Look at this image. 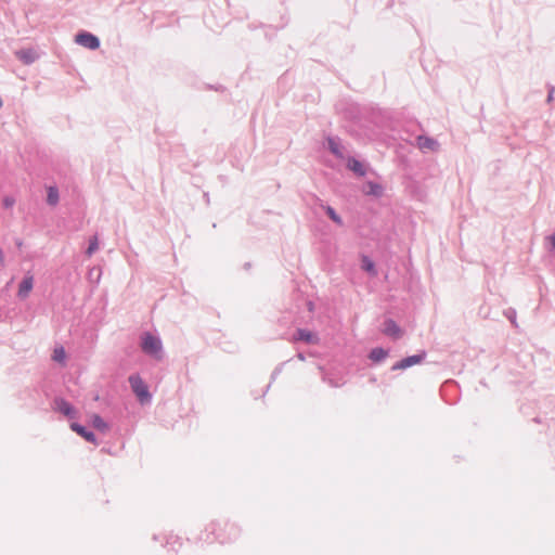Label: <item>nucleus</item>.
<instances>
[{
	"label": "nucleus",
	"mask_w": 555,
	"mask_h": 555,
	"mask_svg": "<svg viewBox=\"0 0 555 555\" xmlns=\"http://www.w3.org/2000/svg\"><path fill=\"white\" fill-rule=\"evenodd\" d=\"M53 360L56 361V362H60V363H64L65 361V358H66V352H65V349L63 347H56L54 350H53V356H52Z\"/></svg>",
	"instance_id": "nucleus-15"
},
{
	"label": "nucleus",
	"mask_w": 555,
	"mask_h": 555,
	"mask_svg": "<svg viewBox=\"0 0 555 555\" xmlns=\"http://www.w3.org/2000/svg\"><path fill=\"white\" fill-rule=\"evenodd\" d=\"M129 383L131 385L132 390L138 396L141 401L147 400L150 398V393L147 391V387L141 377L133 375L129 377Z\"/></svg>",
	"instance_id": "nucleus-2"
},
{
	"label": "nucleus",
	"mask_w": 555,
	"mask_h": 555,
	"mask_svg": "<svg viewBox=\"0 0 555 555\" xmlns=\"http://www.w3.org/2000/svg\"><path fill=\"white\" fill-rule=\"evenodd\" d=\"M295 340H302L308 344H318L319 337L315 333L310 332L308 330L298 328L294 335Z\"/></svg>",
	"instance_id": "nucleus-6"
},
{
	"label": "nucleus",
	"mask_w": 555,
	"mask_h": 555,
	"mask_svg": "<svg viewBox=\"0 0 555 555\" xmlns=\"http://www.w3.org/2000/svg\"><path fill=\"white\" fill-rule=\"evenodd\" d=\"M75 41L90 50H95L100 46L99 39L90 33H80L76 36Z\"/></svg>",
	"instance_id": "nucleus-3"
},
{
	"label": "nucleus",
	"mask_w": 555,
	"mask_h": 555,
	"mask_svg": "<svg viewBox=\"0 0 555 555\" xmlns=\"http://www.w3.org/2000/svg\"><path fill=\"white\" fill-rule=\"evenodd\" d=\"M332 151H333L334 153H337L336 146H332Z\"/></svg>",
	"instance_id": "nucleus-22"
},
{
	"label": "nucleus",
	"mask_w": 555,
	"mask_h": 555,
	"mask_svg": "<svg viewBox=\"0 0 555 555\" xmlns=\"http://www.w3.org/2000/svg\"><path fill=\"white\" fill-rule=\"evenodd\" d=\"M550 241H551L552 247L555 248V233L552 236H550Z\"/></svg>",
	"instance_id": "nucleus-20"
},
{
	"label": "nucleus",
	"mask_w": 555,
	"mask_h": 555,
	"mask_svg": "<svg viewBox=\"0 0 555 555\" xmlns=\"http://www.w3.org/2000/svg\"><path fill=\"white\" fill-rule=\"evenodd\" d=\"M371 190H372V192H373L374 194H378V193H379V191H380V188H379L378 185H372V186H371Z\"/></svg>",
	"instance_id": "nucleus-19"
},
{
	"label": "nucleus",
	"mask_w": 555,
	"mask_h": 555,
	"mask_svg": "<svg viewBox=\"0 0 555 555\" xmlns=\"http://www.w3.org/2000/svg\"><path fill=\"white\" fill-rule=\"evenodd\" d=\"M416 142H417V146L422 151H433L434 152V151H437L439 147V143L435 139L425 137V135L417 137Z\"/></svg>",
	"instance_id": "nucleus-5"
},
{
	"label": "nucleus",
	"mask_w": 555,
	"mask_h": 555,
	"mask_svg": "<svg viewBox=\"0 0 555 555\" xmlns=\"http://www.w3.org/2000/svg\"><path fill=\"white\" fill-rule=\"evenodd\" d=\"M326 214L335 223L341 224V218L335 212V210L332 207H326Z\"/></svg>",
	"instance_id": "nucleus-18"
},
{
	"label": "nucleus",
	"mask_w": 555,
	"mask_h": 555,
	"mask_svg": "<svg viewBox=\"0 0 555 555\" xmlns=\"http://www.w3.org/2000/svg\"><path fill=\"white\" fill-rule=\"evenodd\" d=\"M4 204H5V206H8V207H9V206H12V205H13V199H9V198H7V199L4 201Z\"/></svg>",
	"instance_id": "nucleus-21"
},
{
	"label": "nucleus",
	"mask_w": 555,
	"mask_h": 555,
	"mask_svg": "<svg viewBox=\"0 0 555 555\" xmlns=\"http://www.w3.org/2000/svg\"><path fill=\"white\" fill-rule=\"evenodd\" d=\"M70 428H72V430L77 433L79 436H81L83 439H86L87 441H89L93 444H98V440H96L94 434L86 430V428L83 426H81L77 423H72Z\"/></svg>",
	"instance_id": "nucleus-7"
},
{
	"label": "nucleus",
	"mask_w": 555,
	"mask_h": 555,
	"mask_svg": "<svg viewBox=\"0 0 555 555\" xmlns=\"http://www.w3.org/2000/svg\"><path fill=\"white\" fill-rule=\"evenodd\" d=\"M99 248V240H98V236L94 235L91 240H90V244H89V247L87 249V255L88 256H91L94 251H96Z\"/></svg>",
	"instance_id": "nucleus-17"
},
{
	"label": "nucleus",
	"mask_w": 555,
	"mask_h": 555,
	"mask_svg": "<svg viewBox=\"0 0 555 555\" xmlns=\"http://www.w3.org/2000/svg\"><path fill=\"white\" fill-rule=\"evenodd\" d=\"M141 347L145 353H147L154 358H157V359L160 358L162 341L159 340V338L153 336L152 334L145 333L142 336Z\"/></svg>",
	"instance_id": "nucleus-1"
},
{
	"label": "nucleus",
	"mask_w": 555,
	"mask_h": 555,
	"mask_svg": "<svg viewBox=\"0 0 555 555\" xmlns=\"http://www.w3.org/2000/svg\"><path fill=\"white\" fill-rule=\"evenodd\" d=\"M55 406L57 411L62 412L66 416H74L75 414L74 408L63 399L55 400Z\"/></svg>",
	"instance_id": "nucleus-9"
},
{
	"label": "nucleus",
	"mask_w": 555,
	"mask_h": 555,
	"mask_svg": "<svg viewBox=\"0 0 555 555\" xmlns=\"http://www.w3.org/2000/svg\"><path fill=\"white\" fill-rule=\"evenodd\" d=\"M361 268L372 275H376L377 273L373 260L367 256H362Z\"/></svg>",
	"instance_id": "nucleus-10"
},
{
	"label": "nucleus",
	"mask_w": 555,
	"mask_h": 555,
	"mask_svg": "<svg viewBox=\"0 0 555 555\" xmlns=\"http://www.w3.org/2000/svg\"><path fill=\"white\" fill-rule=\"evenodd\" d=\"M384 332H385V334H387L389 336H393V337H399L401 334L398 325L391 320L385 322Z\"/></svg>",
	"instance_id": "nucleus-11"
},
{
	"label": "nucleus",
	"mask_w": 555,
	"mask_h": 555,
	"mask_svg": "<svg viewBox=\"0 0 555 555\" xmlns=\"http://www.w3.org/2000/svg\"><path fill=\"white\" fill-rule=\"evenodd\" d=\"M424 357H425V353L408 357V358L397 362L396 364H393L391 370L392 371L405 370L412 365L420 364L424 360Z\"/></svg>",
	"instance_id": "nucleus-4"
},
{
	"label": "nucleus",
	"mask_w": 555,
	"mask_h": 555,
	"mask_svg": "<svg viewBox=\"0 0 555 555\" xmlns=\"http://www.w3.org/2000/svg\"><path fill=\"white\" fill-rule=\"evenodd\" d=\"M92 426L101 431H106L108 429L107 424L103 421V418L98 414L91 415Z\"/></svg>",
	"instance_id": "nucleus-13"
},
{
	"label": "nucleus",
	"mask_w": 555,
	"mask_h": 555,
	"mask_svg": "<svg viewBox=\"0 0 555 555\" xmlns=\"http://www.w3.org/2000/svg\"><path fill=\"white\" fill-rule=\"evenodd\" d=\"M387 351L383 348H374L371 350L369 358L374 362H379L387 357Z\"/></svg>",
	"instance_id": "nucleus-12"
},
{
	"label": "nucleus",
	"mask_w": 555,
	"mask_h": 555,
	"mask_svg": "<svg viewBox=\"0 0 555 555\" xmlns=\"http://www.w3.org/2000/svg\"><path fill=\"white\" fill-rule=\"evenodd\" d=\"M348 167L360 176H363L365 173L362 164L356 159L349 160Z\"/></svg>",
	"instance_id": "nucleus-16"
},
{
	"label": "nucleus",
	"mask_w": 555,
	"mask_h": 555,
	"mask_svg": "<svg viewBox=\"0 0 555 555\" xmlns=\"http://www.w3.org/2000/svg\"><path fill=\"white\" fill-rule=\"evenodd\" d=\"M47 202L51 206H55L59 203V191L55 186L48 188Z\"/></svg>",
	"instance_id": "nucleus-14"
},
{
	"label": "nucleus",
	"mask_w": 555,
	"mask_h": 555,
	"mask_svg": "<svg viewBox=\"0 0 555 555\" xmlns=\"http://www.w3.org/2000/svg\"><path fill=\"white\" fill-rule=\"evenodd\" d=\"M34 279L33 276H26L20 284L17 295L21 298H26L33 289Z\"/></svg>",
	"instance_id": "nucleus-8"
}]
</instances>
